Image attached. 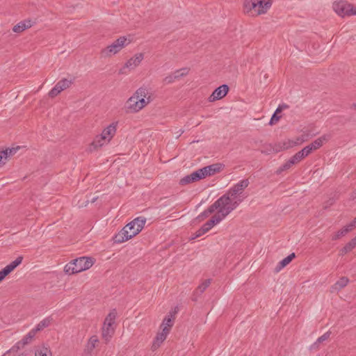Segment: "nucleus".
<instances>
[{
    "label": "nucleus",
    "instance_id": "1",
    "mask_svg": "<svg viewBox=\"0 0 356 356\" xmlns=\"http://www.w3.org/2000/svg\"><path fill=\"white\" fill-rule=\"evenodd\" d=\"M152 102L148 89L138 88L125 102L124 109L127 113H137Z\"/></svg>",
    "mask_w": 356,
    "mask_h": 356
},
{
    "label": "nucleus",
    "instance_id": "2",
    "mask_svg": "<svg viewBox=\"0 0 356 356\" xmlns=\"http://www.w3.org/2000/svg\"><path fill=\"white\" fill-rule=\"evenodd\" d=\"M238 205L236 201L233 200L228 195L224 194L212 204L215 213L211 219L218 225Z\"/></svg>",
    "mask_w": 356,
    "mask_h": 356
},
{
    "label": "nucleus",
    "instance_id": "3",
    "mask_svg": "<svg viewBox=\"0 0 356 356\" xmlns=\"http://www.w3.org/2000/svg\"><path fill=\"white\" fill-rule=\"evenodd\" d=\"M146 219L143 217H138L127 224L120 232L115 236V241L118 243L126 242L137 234L144 228Z\"/></svg>",
    "mask_w": 356,
    "mask_h": 356
},
{
    "label": "nucleus",
    "instance_id": "4",
    "mask_svg": "<svg viewBox=\"0 0 356 356\" xmlns=\"http://www.w3.org/2000/svg\"><path fill=\"white\" fill-rule=\"evenodd\" d=\"M273 3V0H244L243 10L245 15L256 17L266 14Z\"/></svg>",
    "mask_w": 356,
    "mask_h": 356
},
{
    "label": "nucleus",
    "instance_id": "5",
    "mask_svg": "<svg viewBox=\"0 0 356 356\" xmlns=\"http://www.w3.org/2000/svg\"><path fill=\"white\" fill-rule=\"evenodd\" d=\"M223 165L221 163H214L193 172L191 174L185 176L180 180L182 185L195 182L207 177L213 176L222 171Z\"/></svg>",
    "mask_w": 356,
    "mask_h": 356
},
{
    "label": "nucleus",
    "instance_id": "6",
    "mask_svg": "<svg viewBox=\"0 0 356 356\" xmlns=\"http://www.w3.org/2000/svg\"><path fill=\"white\" fill-rule=\"evenodd\" d=\"M118 122L115 121L105 127L100 134L97 135L90 145L91 149H97L108 145L115 136Z\"/></svg>",
    "mask_w": 356,
    "mask_h": 356
},
{
    "label": "nucleus",
    "instance_id": "7",
    "mask_svg": "<svg viewBox=\"0 0 356 356\" xmlns=\"http://www.w3.org/2000/svg\"><path fill=\"white\" fill-rule=\"evenodd\" d=\"M95 259L88 257H81L67 263L64 267V272L67 275H74L90 268Z\"/></svg>",
    "mask_w": 356,
    "mask_h": 356
},
{
    "label": "nucleus",
    "instance_id": "8",
    "mask_svg": "<svg viewBox=\"0 0 356 356\" xmlns=\"http://www.w3.org/2000/svg\"><path fill=\"white\" fill-rule=\"evenodd\" d=\"M131 41L127 36H120L110 44L103 48L100 51L102 58H111L119 54L124 47L130 44Z\"/></svg>",
    "mask_w": 356,
    "mask_h": 356
},
{
    "label": "nucleus",
    "instance_id": "9",
    "mask_svg": "<svg viewBox=\"0 0 356 356\" xmlns=\"http://www.w3.org/2000/svg\"><path fill=\"white\" fill-rule=\"evenodd\" d=\"M117 316L115 310L111 311L105 318L102 329V337L106 342L109 341L115 332V322Z\"/></svg>",
    "mask_w": 356,
    "mask_h": 356
},
{
    "label": "nucleus",
    "instance_id": "10",
    "mask_svg": "<svg viewBox=\"0 0 356 356\" xmlns=\"http://www.w3.org/2000/svg\"><path fill=\"white\" fill-rule=\"evenodd\" d=\"M248 180H241L234 186H232L225 194L233 200L236 201L237 204H240L243 200L240 195L243 193L244 189L248 187Z\"/></svg>",
    "mask_w": 356,
    "mask_h": 356
},
{
    "label": "nucleus",
    "instance_id": "11",
    "mask_svg": "<svg viewBox=\"0 0 356 356\" xmlns=\"http://www.w3.org/2000/svg\"><path fill=\"white\" fill-rule=\"evenodd\" d=\"M248 180H241L234 186H232L225 194L233 200L236 201L237 204H240L243 200L240 195L243 193L244 189L248 187Z\"/></svg>",
    "mask_w": 356,
    "mask_h": 356
},
{
    "label": "nucleus",
    "instance_id": "12",
    "mask_svg": "<svg viewBox=\"0 0 356 356\" xmlns=\"http://www.w3.org/2000/svg\"><path fill=\"white\" fill-rule=\"evenodd\" d=\"M144 59L145 54L143 52H137L124 63L122 69L134 71L142 64Z\"/></svg>",
    "mask_w": 356,
    "mask_h": 356
},
{
    "label": "nucleus",
    "instance_id": "13",
    "mask_svg": "<svg viewBox=\"0 0 356 356\" xmlns=\"http://www.w3.org/2000/svg\"><path fill=\"white\" fill-rule=\"evenodd\" d=\"M72 85V81L67 79L60 80L55 86L49 91V96L51 98L56 97L62 91L67 89Z\"/></svg>",
    "mask_w": 356,
    "mask_h": 356
},
{
    "label": "nucleus",
    "instance_id": "14",
    "mask_svg": "<svg viewBox=\"0 0 356 356\" xmlns=\"http://www.w3.org/2000/svg\"><path fill=\"white\" fill-rule=\"evenodd\" d=\"M296 147L291 138H285L277 143H275L272 147V152L273 153H278L280 152L285 151Z\"/></svg>",
    "mask_w": 356,
    "mask_h": 356
},
{
    "label": "nucleus",
    "instance_id": "15",
    "mask_svg": "<svg viewBox=\"0 0 356 356\" xmlns=\"http://www.w3.org/2000/svg\"><path fill=\"white\" fill-rule=\"evenodd\" d=\"M229 91V87L227 85L223 84L217 88L209 97V102H213L217 100L222 99L227 95Z\"/></svg>",
    "mask_w": 356,
    "mask_h": 356
},
{
    "label": "nucleus",
    "instance_id": "16",
    "mask_svg": "<svg viewBox=\"0 0 356 356\" xmlns=\"http://www.w3.org/2000/svg\"><path fill=\"white\" fill-rule=\"evenodd\" d=\"M213 220L210 219L206 223H204L195 234L191 236V239L193 240L198 237L202 236L209 230H211L215 225H216Z\"/></svg>",
    "mask_w": 356,
    "mask_h": 356
},
{
    "label": "nucleus",
    "instance_id": "17",
    "mask_svg": "<svg viewBox=\"0 0 356 356\" xmlns=\"http://www.w3.org/2000/svg\"><path fill=\"white\" fill-rule=\"evenodd\" d=\"M168 334H169L164 332L163 331H161V330L159 332H158L152 341V347H151L152 350L155 351L159 347H161L162 343L166 339Z\"/></svg>",
    "mask_w": 356,
    "mask_h": 356
},
{
    "label": "nucleus",
    "instance_id": "18",
    "mask_svg": "<svg viewBox=\"0 0 356 356\" xmlns=\"http://www.w3.org/2000/svg\"><path fill=\"white\" fill-rule=\"evenodd\" d=\"M333 9L334 12L341 17L347 16L348 3L345 1H338L333 3Z\"/></svg>",
    "mask_w": 356,
    "mask_h": 356
},
{
    "label": "nucleus",
    "instance_id": "19",
    "mask_svg": "<svg viewBox=\"0 0 356 356\" xmlns=\"http://www.w3.org/2000/svg\"><path fill=\"white\" fill-rule=\"evenodd\" d=\"M174 324V318L172 314H169L165 316L160 325L161 331L166 332L168 334L170 333V330Z\"/></svg>",
    "mask_w": 356,
    "mask_h": 356
},
{
    "label": "nucleus",
    "instance_id": "20",
    "mask_svg": "<svg viewBox=\"0 0 356 356\" xmlns=\"http://www.w3.org/2000/svg\"><path fill=\"white\" fill-rule=\"evenodd\" d=\"M22 257H18L15 260H14L10 264L7 265L5 268H3L2 270H1V273H3L5 277H6L22 263Z\"/></svg>",
    "mask_w": 356,
    "mask_h": 356
},
{
    "label": "nucleus",
    "instance_id": "21",
    "mask_svg": "<svg viewBox=\"0 0 356 356\" xmlns=\"http://www.w3.org/2000/svg\"><path fill=\"white\" fill-rule=\"evenodd\" d=\"M349 282V279L346 277H340L335 284L332 286L331 291L338 292L341 291L342 289H343L345 286L348 285Z\"/></svg>",
    "mask_w": 356,
    "mask_h": 356
},
{
    "label": "nucleus",
    "instance_id": "22",
    "mask_svg": "<svg viewBox=\"0 0 356 356\" xmlns=\"http://www.w3.org/2000/svg\"><path fill=\"white\" fill-rule=\"evenodd\" d=\"M36 330H31L21 341L17 343L18 349L23 348L26 344L31 343L36 334Z\"/></svg>",
    "mask_w": 356,
    "mask_h": 356
},
{
    "label": "nucleus",
    "instance_id": "23",
    "mask_svg": "<svg viewBox=\"0 0 356 356\" xmlns=\"http://www.w3.org/2000/svg\"><path fill=\"white\" fill-rule=\"evenodd\" d=\"M295 253H291L282 261H280L275 268V272L278 273L285 266L291 263V261L295 258Z\"/></svg>",
    "mask_w": 356,
    "mask_h": 356
},
{
    "label": "nucleus",
    "instance_id": "24",
    "mask_svg": "<svg viewBox=\"0 0 356 356\" xmlns=\"http://www.w3.org/2000/svg\"><path fill=\"white\" fill-rule=\"evenodd\" d=\"M32 26V22L31 20H25L19 22L17 24H16L13 29V31L15 33H22L24 31H25L27 29H29Z\"/></svg>",
    "mask_w": 356,
    "mask_h": 356
},
{
    "label": "nucleus",
    "instance_id": "25",
    "mask_svg": "<svg viewBox=\"0 0 356 356\" xmlns=\"http://www.w3.org/2000/svg\"><path fill=\"white\" fill-rule=\"evenodd\" d=\"M329 139V136L324 135L321 136L320 138L316 139L314 141H313L309 145L312 147V149L316 150L319 149L323 145L327 142Z\"/></svg>",
    "mask_w": 356,
    "mask_h": 356
},
{
    "label": "nucleus",
    "instance_id": "26",
    "mask_svg": "<svg viewBox=\"0 0 356 356\" xmlns=\"http://www.w3.org/2000/svg\"><path fill=\"white\" fill-rule=\"evenodd\" d=\"M35 356H52V353L49 347L42 345L36 348Z\"/></svg>",
    "mask_w": 356,
    "mask_h": 356
},
{
    "label": "nucleus",
    "instance_id": "27",
    "mask_svg": "<svg viewBox=\"0 0 356 356\" xmlns=\"http://www.w3.org/2000/svg\"><path fill=\"white\" fill-rule=\"evenodd\" d=\"M286 106H279L276 111H275L274 114L271 117V119L269 122L270 125L275 124L278 122L280 119L281 118V115H280V113L283 111V109L286 108Z\"/></svg>",
    "mask_w": 356,
    "mask_h": 356
},
{
    "label": "nucleus",
    "instance_id": "28",
    "mask_svg": "<svg viewBox=\"0 0 356 356\" xmlns=\"http://www.w3.org/2000/svg\"><path fill=\"white\" fill-rule=\"evenodd\" d=\"M350 231H351V229L347 225L346 226L343 227L342 229H341L338 232L334 233L332 236V240H338L340 238H341L342 236L347 234Z\"/></svg>",
    "mask_w": 356,
    "mask_h": 356
},
{
    "label": "nucleus",
    "instance_id": "29",
    "mask_svg": "<svg viewBox=\"0 0 356 356\" xmlns=\"http://www.w3.org/2000/svg\"><path fill=\"white\" fill-rule=\"evenodd\" d=\"M215 213V210L212 206V204L206 210H204L202 213H200L197 219L200 222L208 218L211 214Z\"/></svg>",
    "mask_w": 356,
    "mask_h": 356
},
{
    "label": "nucleus",
    "instance_id": "30",
    "mask_svg": "<svg viewBox=\"0 0 356 356\" xmlns=\"http://www.w3.org/2000/svg\"><path fill=\"white\" fill-rule=\"evenodd\" d=\"M215 213V210L212 206V204L206 210H204L202 213H200L197 219L200 222L208 218L211 214Z\"/></svg>",
    "mask_w": 356,
    "mask_h": 356
},
{
    "label": "nucleus",
    "instance_id": "31",
    "mask_svg": "<svg viewBox=\"0 0 356 356\" xmlns=\"http://www.w3.org/2000/svg\"><path fill=\"white\" fill-rule=\"evenodd\" d=\"M189 72L190 69L188 67H183L175 71L173 73L176 79L178 80L184 76H186L187 74H188Z\"/></svg>",
    "mask_w": 356,
    "mask_h": 356
},
{
    "label": "nucleus",
    "instance_id": "32",
    "mask_svg": "<svg viewBox=\"0 0 356 356\" xmlns=\"http://www.w3.org/2000/svg\"><path fill=\"white\" fill-rule=\"evenodd\" d=\"M99 343V339H98V337L97 336H92L88 343H87V349L89 351H92V350H94V348L96 347V346Z\"/></svg>",
    "mask_w": 356,
    "mask_h": 356
},
{
    "label": "nucleus",
    "instance_id": "33",
    "mask_svg": "<svg viewBox=\"0 0 356 356\" xmlns=\"http://www.w3.org/2000/svg\"><path fill=\"white\" fill-rule=\"evenodd\" d=\"M313 151L314 150L312 149V147L308 145L307 146L305 147L302 149L298 152L297 153L302 160L309 154H311Z\"/></svg>",
    "mask_w": 356,
    "mask_h": 356
},
{
    "label": "nucleus",
    "instance_id": "34",
    "mask_svg": "<svg viewBox=\"0 0 356 356\" xmlns=\"http://www.w3.org/2000/svg\"><path fill=\"white\" fill-rule=\"evenodd\" d=\"M313 151L314 150L312 149V147L308 145L307 146L305 147L302 149L298 152L297 153L302 160L309 154H311Z\"/></svg>",
    "mask_w": 356,
    "mask_h": 356
},
{
    "label": "nucleus",
    "instance_id": "35",
    "mask_svg": "<svg viewBox=\"0 0 356 356\" xmlns=\"http://www.w3.org/2000/svg\"><path fill=\"white\" fill-rule=\"evenodd\" d=\"M330 333L329 332H325L324 334L318 338L316 341L312 346V348L318 349V345L326 341L330 337Z\"/></svg>",
    "mask_w": 356,
    "mask_h": 356
},
{
    "label": "nucleus",
    "instance_id": "36",
    "mask_svg": "<svg viewBox=\"0 0 356 356\" xmlns=\"http://www.w3.org/2000/svg\"><path fill=\"white\" fill-rule=\"evenodd\" d=\"M51 323V320L49 318H44L41 321L37 326L34 328L36 330V332L43 330L44 328L48 327Z\"/></svg>",
    "mask_w": 356,
    "mask_h": 356
},
{
    "label": "nucleus",
    "instance_id": "37",
    "mask_svg": "<svg viewBox=\"0 0 356 356\" xmlns=\"http://www.w3.org/2000/svg\"><path fill=\"white\" fill-rule=\"evenodd\" d=\"M210 284H211V280H209V279L204 280L200 284L197 290L198 291H200V293H203L209 287Z\"/></svg>",
    "mask_w": 356,
    "mask_h": 356
},
{
    "label": "nucleus",
    "instance_id": "38",
    "mask_svg": "<svg viewBox=\"0 0 356 356\" xmlns=\"http://www.w3.org/2000/svg\"><path fill=\"white\" fill-rule=\"evenodd\" d=\"M292 166L293 164L290 162L289 160H288L277 170L276 172L277 174H280L283 171L289 170L291 168H292Z\"/></svg>",
    "mask_w": 356,
    "mask_h": 356
},
{
    "label": "nucleus",
    "instance_id": "39",
    "mask_svg": "<svg viewBox=\"0 0 356 356\" xmlns=\"http://www.w3.org/2000/svg\"><path fill=\"white\" fill-rule=\"evenodd\" d=\"M291 139L293 141L296 146L300 145L307 140L306 137L304 135L296 136Z\"/></svg>",
    "mask_w": 356,
    "mask_h": 356
},
{
    "label": "nucleus",
    "instance_id": "40",
    "mask_svg": "<svg viewBox=\"0 0 356 356\" xmlns=\"http://www.w3.org/2000/svg\"><path fill=\"white\" fill-rule=\"evenodd\" d=\"M176 78L175 77L174 73L172 72L170 74H168L166 76L163 80V82L164 84H170L176 81Z\"/></svg>",
    "mask_w": 356,
    "mask_h": 356
},
{
    "label": "nucleus",
    "instance_id": "41",
    "mask_svg": "<svg viewBox=\"0 0 356 356\" xmlns=\"http://www.w3.org/2000/svg\"><path fill=\"white\" fill-rule=\"evenodd\" d=\"M8 159L6 152L3 150L0 151V168L5 165Z\"/></svg>",
    "mask_w": 356,
    "mask_h": 356
},
{
    "label": "nucleus",
    "instance_id": "42",
    "mask_svg": "<svg viewBox=\"0 0 356 356\" xmlns=\"http://www.w3.org/2000/svg\"><path fill=\"white\" fill-rule=\"evenodd\" d=\"M19 147H16L8 148L3 151L5 152H6L8 157L10 158L11 156H13V155H15L17 153V152L19 150Z\"/></svg>",
    "mask_w": 356,
    "mask_h": 356
},
{
    "label": "nucleus",
    "instance_id": "43",
    "mask_svg": "<svg viewBox=\"0 0 356 356\" xmlns=\"http://www.w3.org/2000/svg\"><path fill=\"white\" fill-rule=\"evenodd\" d=\"M289 160L293 164V165H294L298 164V163H300L302 161V159L300 157V156L298 154V153H296Z\"/></svg>",
    "mask_w": 356,
    "mask_h": 356
},
{
    "label": "nucleus",
    "instance_id": "44",
    "mask_svg": "<svg viewBox=\"0 0 356 356\" xmlns=\"http://www.w3.org/2000/svg\"><path fill=\"white\" fill-rule=\"evenodd\" d=\"M356 15V6H353L348 3L347 16Z\"/></svg>",
    "mask_w": 356,
    "mask_h": 356
},
{
    "label": "nucleus",
    "instance_id": "45",
    "mask_svg": "<svg viewBox=\"0 0 356 356\" xmlns=\"http://www.w3.org/2000/svg\"><path fill=\"white\" fill-rule=\"evenodd\" d=\"M353 247L350 244V243H348L341 250V254H345L348 253V252L351 251L353 250Z\"/></svg>",
    "mask_w": 356,
    "mask_h": 356
},
{
    "label": "nucleus",
    "instance_id": "46",
    "mask_svg": "<svg viewBox=\"0 0 356 356\" xmlns=\"http://www.w3.org/2000/svg\"><path fill=\"white\" fill-rule=\"evenodd\" d=\"M349 227L351 229V230L353 229H354L355 227H356V217L355 218V219L350 222L348 225Z\"/></svg>",
    "mask_w": 356,
    "mask_h": 356
},
{
    "label": "nucleus",
    "instance_id": "47",
    "mask_svg": "<svg viewBox=\"0 0 356 356\" xmlns=\"http://www.w3.org/2000/svg\"><path fill=\"white\" fill-rule=\"evenodd\" d=\"M350 198L351 200H355V199H356V190H355V191H353V192L351 193V194H350Z\"/></svg>",
    "mask_w": 356,
    "mask_h": 356
},
{
    "label": "nucleus",
    "instance_id": "48",
    "mask_svg": "<svg viewBox=\"0 0 356 356\" xmlns=\"http://www.w3.org/2000/svg\"><path fill=\"white\" fill-rule=\"evenodd\" d=\"M349 243L353 247V248H355L356 247V243L353 241V239H352Z\"/></svg>",
    "mask_w": 356,
    "mask_h": 356
},
{
    "label": "nucleus",
    "instance_id": "49",
    "mask_svg": "<svg viewBox=\"0 0 356 356\" xmlns=\"http://www.w3.org/2000/svg\"><path fill=\"white\" fill-rule=\"evenodd\" d=\"M349 243L353 247V248H355L356 247V243L353 241V239H352Z\"/></svg>",
    "mask_w": 356,
    "mask_h": 356
},
{
    "label": "nucleus",
    "instance_id": "50",
    "mask_svg": "<svg viewBox=\"0 0 356 356\" xmlns=\"http://www.w3.org/2000/svg\"><path fill=\"white\" fill-rule=\"evenodd\" d=\"M6 277L3 275V273L0 270V282L4 280Z\"/></svg>",
    "mask_w": 356,
    "mask_h": 356
},
{
    "label": "nucleus",
    "instance_id": "51",
    "mask_svg": "<svg viewBox=\"0 0 356 356\" xmlns=\"http://www.w3.org/2000/svg\"><path fill=\"white\" fill-rule=\"evenodd\" d=\"M353 239L356 243V236L355 238H353Z\"/></svg>",
    "mask_w": 356,
    "mask_h": 356
},
{
    "label": "nucleus",
    "instance_id": "52",
    "mask_svg": "<svg viewBox=\"0 0 356 356\" xmlns=\"http://www.w3.org/2000/svg\"><path fill=\"white\" fill-rule=\"evenodd\" d=\"M123 70H124V69H122V68L120 70V72H121V74H123V72H122Z\"/></svg>",
    "mask_w": 356,
    "mask_h": 356
},
{
    "label": "nucleus",
    "instance_id": "53",
    "mask_svg": "<svg viewBox=\"0 0 356 356\" xmlns=\"http://www.w3.org/2000/svg\"><path fill=\"white\" fill-rule=\"evenodd\" d=\"M18 356H24V355L23 354H20Z\"/></svg>",
    "mask_w": 356,
    "mask_h": 356
},
{
    "label": "nucleus",
    "instance_id": "54",
    "mask_svg": "<svg viewBox=\"0 0 356 356\" xmlns=\"http://www.w3.org/2000/svg\"><path fill=\"white\" fill-rule=\"evenodd\" d=\"M355 107H356V104H355Z\"/></svg>",
    "mask_w": 356,
    "mask_h": 356
}]
</instances>
